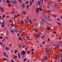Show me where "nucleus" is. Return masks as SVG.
<instances>
[{"mask_svg":"<svg viewBox=\"0 0 62 62\" xmlns=\"http://www.w3.org/2000/svg\"><path fill=\"white\" fill-rule=\"evenodd\" d=\"M52 16H53V17H54V18H55V17H56L55 16H54V15H52Z\"/></svg>","mask_w":62,"mask_h":62,"instance_id":"obj_51","label":"nucleus"},{"mask_svg":"<svg viewBox=\"0 0 62 62\" xmlns=\"http://www.w3.org/2000/svg\"><path fill=\"white\" fill-rule=\"evenodd\" d=\"M23 14L24 15H25V12L24 11H23Z\"/></svg>","mask_w":62,"mask_h":62,"instance_id":"obj_31","label":"nucleus"},{"mask_svg":"<svg viewBox=\"0 0 62 62\" xmlns=\"http://www.w3.org/2000/svg\"><path fill=\"white\" fill-rule=\"evenodd\" d=\"M48 41H50V39L49 38H48Z\"/></svg>","mask_w":62,"mask_h":62,"instance_id":"obj_55","label":"nucleus"},{"mask_svg":"<svg viewBox=\"0 0 62 62\" xmlns=\"http://www.w3.org/2000/svg\"><path fill=\"white\" fill-rule=\"evenodd\" d=\"M45 37V35H44L43 36H42L41 37V38L42 39H44Z\"/></svg>","mask_w":62,"mask_h":62,"instance_id":"obj_18","label":"nucleus"},{"mask_svg":"<svg viewBox=\"0 0 62 62\" xmlns=\"http://www.w3.org/2000/svg\"><path fill=\"white\" fill-rule=\"evenodd\" d=\"M29 23H32L31 22V20H29Z\"/></svg>","mask_w":62,"mask_h":62,"instance_id":"obj_23","label":"nucleus"},{"mask_svg":"<svg viewBox=\"0 0 62 62\" xmlns=\"http://www.w3.org/2000/svg\"><path fill=\"white\" fill-rule=\"evenodd\" d=\"M47 19L49 21H52V20H51V19H50L49 18H47Z\"/></svg>","mask_w":62,"mask_h":62,"instance_id":"obj_29","label":"nucleus"},{"mask_svg":"<svg viewBox=\"0 0 62 62\" xmlns=\"http://www.w3.org/2000/svg\"><path fill=\"white\" fill-rule=\"evenodd\" d=\"M20 33H19L17 34V36H18V37H19V36H20Z\"/></svg>","mask_w":62,"mask_h":62,"instance_id":"obj_38","label":"nucleus"},{"mask_svg":"<svg viewBox=\"0 0 62 62\" xmlns=\"http://www.w3.org/2000/svg\"><path fill=\"white\" fill-rule=\"evenodd\" d=\"M17 56H15V57H14V58H15V59H16V58H17Z\"/></svg>","mask_w":62,"mask_h":62,"instance_id":"obj_34","label":"nucleus"},{"mask_svg":"<svg viewBox=\"0 0 62 62\" xmlns=\"http://www.w3.org/2000/svg\"><path fill=\"white\" fill-rule=\"evenodd\" d=\"M0 44H1V45H3V43H2L1 42H0Z\"/></svg>","mask_w":62,"mask_h":62,"instance_id":"obj_53","label":"nucleus"},{"mask_svg":"<svg viewBox=\"0 0 62 62\" xmlns=\"http://www.w3.org/2000/svg\"><path fill=\"white\" fill-rule=\"evenodd\" d=\"M53 34H56V31H54L53 32Z\"/></svg>","mask_w":62,"mask_h":62,"instance_id":"obj_35","label":"nucleus"},{"mask_svg":"<svg viewBox=\"0 0 62 62\" xmlns=\"http://www.w3.org/2000/svg\"><path fill=\"white\" fill-rule=\"evenodd\" d=\"M11 26L12 27H13L14 26L13 24H11Z\"/></svg>","mask_w":62,"mask_h":62,"instance_id":"obj_48","label":"nucleus"},{"mask_svg":"<svg viewBox=\"0 0 62 62\" xmlns=\"http://www.w3.org/2000/svg\"><path fill=\"white\" fill-rule=\"evenodd\" d=\"M26 61V59H24V62H25V61Z\"/></svg>","mask_w":62,"mask_h":62,"instance_id":"obj_44","label":"nucleus"},{"mask_svg":"<svg viewBox=\"0 0 62 62\" xmlns=\"http://www.w3.org/2000/svg\"><path fill=\"white\" fill-rule=\"evenodd\" d=\"M41 19L42 20V21H43L44 22L45 21V20H44V19H43V18H41Z\"/></svg>","mask_w":62,"mask_h":62,"instance_id":"obj_26","label":"nucleus"},{"mask_svg":"<svg viewBox=\"0 0 62 62\" xmlns=\"http://www.w3.org/2000/svg\"><path fill=\"white\" fill-rule=\"evenodd\" d=\"M18 39L19 40H20L21 41H22L23 40L22 39V38L21 37V38H18Z\"/></svg>","mask_w":62,"mask_h":62,"instance_id":"obj_13","label":"nucleus"},{"mask_svg":"<svg viewBox=\"0 0 62 62\" xmlns=\"http://www.w3.org/2000/svg\"><path fill=\"white\" fill-rule=\"evenodd\" d=\"M9 23H11L12 22V21H9Z\"/></svg>","mask_w":62,"mask_h":62,"instance_id":"obj_56","label":"nucleus"},{"mask_svg":"<svg viewBox=\"0 0 62 62\" xmlns=\"http://www.w3.org/2000/svg\"><path fill=\"white\" fill-rule=\"evenodd\" d=\"M43 44H45V41H44L42 43Z\"/></svg>","mask_w":62,"mask_h":62,"instance_id":"obj_33","label":"nucleus"},{"mask_svg":"<svg viewBox=\"0 0 62 62\" xmlns=\"http://www.w3.org/2000/svg\"><path fill=\"white\" fill-rule=\"evenodd\" d=\"M46 56V57L47 58L48 57H49V55H47L46 56Z\"/></svg>","mask_w":62,"mask_h":62,"instance_id":"obj_46","label":"nucleus"},{"mask_svg":"<svg viewBox=\"0 0 62 62\" xmlns=\"http://www.w3.org/2000/svg\"><path fill=\"white\" fill-rule=\"evenodd\" d=\"M11 61L12 62H14V61L13 60H11Z\"/></svg>","mask_w":62,"mask_h":62,"instance_id":"obj_47","label":"nucleus"},{"mask_svg":"<svg viewBox=\"0 0 62 62\" xmlns=\"http://www.w3.org/2000/svg\"><path fill=\"white\" fill-rule=\"evenodd\" d=\"M20 54L21 55H24L26 54V52L24 51L23 50L22 52H21Z\"/></svg>","mask_w":62,"mask_h":62,"instance_id":"obj_1","label":"nucleus"},{"mask_svg":"<svg viewBox=\"0 0 62 62\" xmlns=\"http://www.w3.org/2000/svg\"><path fill=\"white\" fill-rule=\"evenodd\" d=\"M14 17L15 18H17V16L16 15H15V16H14Z\"/></svg>","mask_w":62,"mask_h":62,"instance_id":"obj_45","label":"nucleus"},{"mask_svg":"<svg viewBox=\"0 0 62 62\" xmlns=\"http://www.w3.org/2000/svg\"><path fill=\"white\" fill-rule=\"evenodd\" d=\"M10 32H11L12 33H14V31L13 30H12L10 31Z\"/></svg>","mask_w":62,"mask_h":62,"instance_id":"obj_15","label":"nucleus"},{"mask_svg":"<svg viewBox=\"0 0 62 62\" xmlns=\"http://www.w3.org/2000/svg\"><path fill=\"white\" fill-rule=\"evenodd\" d=\"M1 26L2 27H5L4 26V24H5V21H3L2 23H1Z\"/></svg>","mask_w":62,"mask_h":62,"instance_id":"obj_2","label":"nucleus"},{"mask_svg":"<svg viewBox=\"0 0 62 62\" xmlns=\"http://www.w3.org/2000/svg\"><path fill=\"white\" fill-rule=\"evenodd\" d=\"M15 31V32H16V33H17L18 32V31H17V30H16V31Z\"/></svg>","mask_w":62,"mask_h":62,"instance_id":"obj_54","label":"nucleus"},{"mask_svg":"<svg viewBox=\"0 0 62 62\" xmlns=\"http://www.w3.org/2000/svg\"><path fill=\"white\" fill-rule=\"evenodd\" d=\"M57 24H58V25H61V24L60 23H57Z\"/></svg>","mask_w":62,"mask_h":62,"instance_id":"obj_24","label":"nucleus"},{"mask_svg":"<svg viewBox=\"0 0 62 62\" xmlns=\"http://www.w3.org/2000/svg\"><path fill=\"white\" fill-rule=\"evenodd\" d=\"M18 58H21V55L20 54H18Z\"/></svg>","mask_w":62,"mask_h":62,"instance_id":"obj_12","label":"nucleus"},{"mask_svg":"<svg viewBox=\"0 0 62 62\" xmlns=\"http://www.w3.org/2000/svg\"><path fill=\"white\" fill-rule=\"evenodd\" d=\"M50 29L49 28H47V30H50Z\"/></svg>","mask_w":62,"mask_h":62,"instance_id":"obj_50","label":"nucleus"},{"mask_svg":"<svg viewBox=\"0 0 62 62\" xmlns=\"http://www.w3.org/2000/svg\"><path fill=\"white\" fill-rule=\"evenodd\" d=\"M56 47L57 48H59V45H57Z\"/></svg>","mask_w":62,"mask_h":62,"instance_id":"obj_21","label":"nucleus"},{"mask_svg":"<svg viewBox=\"0 0 62 62\" xmlns=\"http://www.w3.org/2000/svg\"><path fill=\"white\" fill-rule=\"evenodd\" d=\"M30 53V51H28V52L27 53V54H29Z\"/></svg>","mask_w":62,"mask_h":62,"instance_id":"obj_40","label":"nucleus"},{"mask_svg":"<svg viewBox=\"0 0 62 62\" xmlns=\"http://www.w3.org/2000/svg\"><path fill=\"white\" fill-rule=\"evenodd\" d=\"M50 3L51 4H53V1H50Z\"/></svg>","mask_w":62,"mask_h":62,"instance_id":"obj_37","label":"nucleus"},{"mask_svg":"<svg viewBox=\"0 0 62 62\" xmlns=\"http://www.w3.org/2000/svg\"><path fill=\"white\" fill-rule=\"evenodd\" d=\"M29 17L28 16H27L26 17V19L28 21L29 20Z\"/></svg>","mask_w":62,"mask_h":62,"instance_id":"obj_14","label":"nucleus"},{"mask_svg":"<svg viewBox=\"0 0 62 62\" xmlns=\"http://www.w3.org/2000/svg\"><path fill=\"white\" fill-rule=\"evenodd\" d=\"M7 2L8 3H10V1H9V0H7Z\"/></svg>","mask_w":62,"mask_h":62,"instance_id":"obj_25","label":"nucleus"},{"mask_svg":"<svg viewBox=\"0 0 62 62\" xmlns=\"http://www.w3.org/2000/svg\"><path fill=\"white\" fill-rule=\"evenodd\" d=\"M18 16V17H19L20 16V14H17Z\"/></svg>","mask_w":62,"mask_h":62,"instance_id":"obj_57","label":"nucleus"},{"mask_svg":"<svg viewBox=\"0 0 62 62\" xmlns=\"http://www.w3.org/2000/svg\"><path fill=\"white\" fill-rule=\"evenodd\" d=\"M6 39H8V37H5Z\"/></svg>","mask_w":62,"mask_h":62,"instance_id":"obj_63","label":"nucleus"},{"mask_svg":"<svg viewBox=\"0 0 62 62\" xmlns=\"http://www.w3.org/2000/svg\"><path fill=\"white\" fill-rule=\"evenodd\" d=\"M38 10H40V11H42V8H37Z\"/></svg>","mask_w":62,"mask_h":62,"instance_id":"obj_11","label":"nucleus"},{"mask_svg":"<svg viewBox=\"0 0 62 62\" xmlns=\"http://www.w3.org/2000/svg\"><path fill=\"white\" fill-rule=\"evenodd\" d=\"M18 52V51L16 49L15 51V54H16V53Z\"/></svg>","mask_w":62,"mask_h":62,"instance_id":"obj_30","label":"nucleus"},{"mask_svg":"<svg viewBox=\"0 0 62 62\" xmlns=\"http://www.w3.org/2000/svg\"><path fill=\"white\" fill-rule=\"evenodd\" d=\"M47 8L48 9H49V8H50V6L48 5L47 6Z\"/></svg>","mask_w":62,"mask_h":62,"instance_id":"obj_27","label":"nucleus"},{"mask_svg":"<svg viewBox=\"0 0 62 62\" xmlns=\"http://www.w3.org/2000/svg\"><path fill=\"white\" fill-rule=\"evenodd\" d=\"M49 48H46L45 50V52H48L49 51Z\"/></svg>","mask_w":62,"mask_h":62,"instance_id":"obj_4","label":"nucleus"},{"mask_svg":"<svg viewBox=\"0 0 62 62\" xmlns=\"http://www.w3.org/2000/svg\"><path fill=\"white\" fill-rule=\"evenodd\" d=\"M36 19H34L33 20V21L34 22H35V21H36Z\"/></svg>","mask_w":62,"mask_h":62,"instance_id":"obj_49","label":"nucleus"},{"mask_svg":"<svg viewBox=\"0 0 62 62\" xmlns=\"http://www.w3.org/2000/svg\"><path fill=\"white\" fill-rule=\"evenodd\" d=\"M30 4H32V3L33 2H32L31 1H30Z\"/></svg>","mask_w":62,"mask_h":62,"instance_id":"obj_36","label":"nucleus"},{"mask_svg":"<svg viewBox=\"0 0 62 62\" xmlns=\"http://www.w3.org/2000/svg\"><path fill=\"white\" fill-rule=\"evenodd\" d=\"M23 48H24V47H25V45H23Z\"/></svg>","mask_w":62,"mask_h":62,"instance_id":"obj_58","label":"nucleus"},{"mask_svg":"<svg viewBox=\"0 0 62 62\" xmlns=\"http://www.w3.org/2000/svg\"><path fill=\"white\" fill-rule=\"evenodd\" d=\"M1 9L2 10H1L2 11V12H3L4 11V8H2Z\"/></svg>","mask_w":62,"mask_h":62,"instance_id":"obj_32","label":"nucleus"},{"mask_svg":"<svg viewBox=\"0 0 62 62\" xmlns=\"http://www.w3.org/2000/svg\"><path fill=\"white\" fill-rule=\"evenodd\" d=\"M5 49L6 50H8V48L7 47H5Z\"/></svg>","mask_w":62,"mask_h":62,"instance_id":"obj_41","label":"nucleus"},{"mask_svg":"<svg viewBox=\"0 0 62 62\" xmlns=\"http://www.w3.org/2000/svg\"><path fill=\"white\" fill-rule=\"evenodd\" d=\"M39 35H37L36 36V38H39Z\"/></svg>","mask_w":62,"mask_h":62,"instance_id":"obj_17","label":"nucleus"},{"mask_svg":"<svg viewBox=\"0 0 62 62\" xmlns=\"http://www.w3.org/2000/svg\"><path fill=\"white\" fill-rule=\"evenodd\" d=\"M25 3L26 4V5H28V3H29V2L28 1H27L25 2Z\"/></svg>","mask_w":62,"mask_h":62,"instance_id":"obj_20","label":"nucleus"},{"mask_svg":"<svg viewBox=\"0 0 62 62\" xmlns=\"http://www.w3.org/2000/svg\"><path fill=\"white\" fill-rule=\"evenodd\" d=\"M26 8H27V10H29V6H26Z\"/></svg>","mask_w":62,"mask_h":62,"instance_id":"obj_10","label":"nucleus"},{"mask_svg":"<svg viewBox=\"0 0 62 62\" xmlns=\"http://www.w3.org/2000/svg\"><path fill=\"white\" fill-rule=\"evenodd\" d=\"M8 6H9V7H11V5L9 4H8Z\"/></svg>","mask_w":62,"mask_h":62,"instance_id":"obj_43","label":"nucleus"},{"mask_svg":"<svg viewBox=\"0 0 62 62\" xmlns=\"http://www.w3.org/2000/svg\"><path fill=\"white\" fill-rule=\"evenodd\" d=\"M34 31L35 32H38V30H36V28H35L34 29Z\"/></svg>","mask_w":62,"mask_h":62,"instance_id":"obj_22","label":"nucleus"},{"mask_svg":"<svg viewBox=\"0 0 62 62\" xmlns=\"http://www.w3.org/2000/svg\"><path fill=\"white\" fill-rule=\"evenodd\" d=\"M21 47H22V45H20L19 46V47H20V48H21Z\"/></svg>","mask_w":62,"mask_h":62,"instance_id":"obj_60","label":"nucleus"},{"mask_svg":"<svg viewBox=\"0 0 62 62\" xmlns=\"http://www.w3.org/2000/svg\"><path fill=\"white\" fill-rule=\"evenodd\" d=\"M47 16H48V18H50V17L49 15H48Z\"/></svg>","mask_w":62,"mask_h":62,"instance_id":"obj_59","label":"nucleus"},{"mask_svg":"<svg viewBox=\"0 0 62 62\" xmlns=\"http://www.w3.org/2000/svg\"><path fill=\"white\" fill-rule=\"evenodd\" d=\"M62 43V41H60V44H61V43Z\"/></svg>","mask_w":62,"mask_h":62,"instance_id":"obj_64","label":"nucleus"},{"mask_svg":"<svg viewBox=\"0 0 62 62\" xmlns=\"http://www.w3.org/2000/svg\"><path fill=\"white\" fill-rule=\"evenodd\" d=\"M55 58L56 60H57V59H58L59 58V57H58V56H56L55 57Z\"/></svg>","mask_w":62,"mask_h":62,"instance_id":"obj_9","label":"nucleus"},{"mask_svg":"<svg viewBox=\"0 0 62 62\" xmlns=\"http://www.w3.org/2000/svg\"><path fill=\"white\" fill-rule=\"evenodd\" d=\"M18 1L19 2H21V0H18Z\"/></svg>","mask_w":62,"mask_h":62,"instance_id":"obj_62","label":"nucleus"},{"mask_svg":"<svg viewBox=\"0 0 62 62\" xmlns=\"http://www.w3.org/2000/svg\"><path fill=\"white\" fill-rule=\"evenodd\" d=\"M44 18L45 20H47V15H46V14H44Z\"/></svg>","mask_w":62,"mask_h":62,"instance_id":"obj_5","label":"nucleus"},{"mask_svg":"<svg viewBox=\"0 0 62 62\" xmlns=\"http://www.w3.org/2000/svg\"><path fill=\"white\" fill-rule=\"evenodd\" d=\"M3 53L4 54V56H6V54L5 53V52H4Z\"/></svg>","mask_w":62,"mask_h":62,"instance_id":"obj_42","label":"nucleus"},{"mask_svg":"<svg viewBox=\"0 0 62 62\" xmlns=\"http://www.w3.org/2000/svg\"><path fill=\"white\" fill-rule=\"evenodd\" d=\"M21 23H24V22H23V20H22L21 21Z\"/></svg>","mask_w":62,"mask_h":62,"instance_id":"obj_39","label":"nucleus"},{"mask_svg":"<svg viewBox=\"0 0 62 62\" xmlns=\"http://www.w3.org/2000/svg\"><path fill=\"white\" fill-rule=\"evenodd\" d=\"M28 39H29V38H30V36H28L27 37Z\"/></svg>","mask_w":62,"mask_h":62,"instance_id":"obj_61","label":"nucleus"},{"mask_svg":"<svg viewBox=\"0 0 62 62\" xmlns=\"http://www.w3.org/2000/svg\"><path fill=\"white\" fill-rule=\"evenodd\" d=\"M3 18H5V15H3Z\"/></svg>","mask_w":62,"mask_h":62,"instance_id":"obj_52","label":"nucleus"},{"mask_svg":"<svg viewBox=\"0 0 62 62\" xmlns=\"http://www.w3.org/2000/svg\"><path fill=\"white\" fill-rule=\"evenodd\" d=\"M41 24H43V22L42 21H41L40 22Z\"/></svg>","mask_w":62,"mask_h":62,"instance_id":"obj_28","label":"nucleus"},{"mask_svg":"<svg viewBox=\"0 0 62 62\" xmlns=\"http://www.w3.org/2000/svg\"><path fill=\"white\" fill-rule=\"evenodd\" d=\"M22 7L23 8H25V4H24V3H23L22 4Z\"/></svg>","mask_w":62,"mask_h":62,"instance_id":"obj_7","label":"nucleus"},{"mask_svg":"<svg viewBox=\"0 0 62 62\" xmlns=\"http://www.w3.org/2000/svg\"><path fill=\"white\" fill-rule=\"evenodd\" d=\"M36 12L37 13V14H38L39 13V10L37 8H36Z\"/></svg>","mask_w":62,"mask_h":62,"instance_id":"obj_8","label":"nucleus"},{"mask_svg":"<svg viewBox=\"0 0 62 62\" xmlns=\"http://www.w3.org/2000/svg\"><path fill=\"white\" fill-rule=\"evenodd\" d=\"M57 20L58 21H60V18H57Z\"/></svg>","mask_w":62,"mask_h":62,"instance_id":"obj_19","label":"nucleus"},{"mask_svg":"<svg viewBox=\"0 0 62 62\" xmlns=\"http://www.w3.org/2000/svg\"><path fill=\"white\" fill-rule=\"evenodd\" d=\"M47 58L46 56H44L43 58V60H45Z\"/></svg>","mask_w":62,"mask_h":62,"instance_id":"obj_6","label":"nucleus"},{"mask_svg":"<svg viewBox=\"0 0 62 62\" xmlns=\"http://www.w3.org/2000/svg\"><path fill=\"white\" fill-rule=\"evenodd\" d=\"M38 4H39V5H40L41 4V3L39 2V1H38Z\"/></svg>","mask_w":62,"mask_h":62,"instance_id":"obj_16","label":"nucleus"},{"mask_svg":"<svg viewBox=\"0 0 62 62\" xmlns=\"http://www.w3.org/2000/svg\"><path fill=\"white\" fill-rule=\"evenodd\" d=\"M12 2L13 4H16V3H17V0H15V1L13 0L12 1Z\"/></svg>","mask_w":62,"mask_h":62,"instance_id":"obj_3","label":"nucleus"}]
</instances>
